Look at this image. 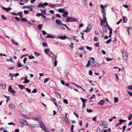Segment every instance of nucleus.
I'll return each instance as SVG.
<instances>
[{
  "label": "nucleus",
  "instance_id": "nucleus-1",
  "mask_svg": "<svg viewBox=\"0 0 132 132\" xmlns=\"http://www.w3.org/2000/svg\"><path fill=\"white\" fill-rule=\"evenodd\" d=\"M92 59L90 60H91V65L94 67H98L100 66L99 63L95 61V59L93 57H91Z\"/></svg>",
  "mask_w": 132,
  "mask_h": 132
},
{
  "label": "nucleus",
  "instance_id": "nucleus-2",
  "mask_svg": "<svg viewBox=\"0 0 132 132\" xmlns=\"http://www.w3.org/2000/svg\"><path fill=\"white\" fill-rule=\"evenodd\" d=\"M78 21V20L76 18L73 17H67L66 18V21L69 22H75Z\"/></svg>",
  "mask_w": 132,
  "mask_h": 132
},
{
  "label": "nucleus",
  "instance_id": "nucleus-3",
  "mask_svg": "<svg viewBox=\"0 0 132 132\" xmlns=\"http://www.w3.org/2000/svg\"><path fill=\"white\" fill-rule=\"evenodd\" d=\"M106 24V26H107V27H108L109 26L108 23L107 21L106 20V18H103V19H102V20L101 21V22H100V24L101 26H102L103 25H104V24Z\"/></svg>",
  "mask_w": 132,
  "mask_h": 132
},
{
  "label": "nucleus",
  "instance_id": "nucleus-4",
  "mask_svg": "<svg viewBox=\"0 0 132 132\" xmlns=\"http://www.w3.org/2000/svg\"><path fill=\"white\" fill-rule=\"evenodd\" d=\"M20 122L21 124L20 125V126L23 127V125H27L28 123L26 120L24 119H21L20 120Z\"/></svg>",
  "mask_w": 132,
  "mask_h": 132
},
{
  "label": "nucleus",
  "instance_id": "nucleus-5",
  "mask_svg": "<svg viewBox=\"0 0 132 132\" xmlns=\"http://www.w3.org/2000/svg\"><path fill=\"white\" fill-rule=\"evenodd\" d=\"M48 54L49 57L52 59H53L54 58L55 59H56L57 58V57L55 56L54 54L51 51H49Z\"/></svg>",
  "mask_w": 132,
  "mask_h": 132
},
{
  "label": "nucleus",
  "instance_id": "nucleus-6",
  "mask_svg": "<svg viewBox=\"0 0 132 132\" xmlns=\"http://www.w3.org/2000/svg\"><path fill=\"white\" fill-rule=\"evenodd\" d=\"M39 125L40 126V127L43 129L44 131L46 132H48L47 130L45 128L44 124L42 122L40 121L39 122Z\"/></svg>",
  "mask_w": 132,
  "mask_h": 132
},
{
  "label": "nucleus",
  "instance_id": "nucleus-7",
  "mask_svg": "<svg viewBox=\"0 0 132 132\" xmlns=\"http://www.w3.org/2000/svg\"><path fill=\"white\" fill-rule=\"evenodd\" d=\"M92 26L91 24H89L86 28V29L85 30V32H88L91 29Z\"/></svg>",
  "mask_w": 132,
  "mask_h": 132
},
{
  "label": "nucleus",
  "instance_id": "nucleus-8",
  "mask_svg": "<svg viewBox=\"0 0 132 132\" xmlns=\"http://www.w3.org/2000/svg\"><path fill=\"white\" fill-rule=\"evenodd\" d=\"M127 120H122L121 119H120L119 120V121L120 123L117 124L116 125V127L118 126L119 125H121L122 123L126 122Z\"/></svg>",
  "mask_w": 132,
  "mask_h": 132
},
{
  "label": "nucleus",
  "instance_id": "nucleus-9",
  "mask_svg": "<svg viewBox=\"0 0 132 132\" xmlns=\"http://www.w3.org/2000/svg\"><path fill=\"white\" fill-rule=\"evenodd\" d=\"M107 126V125L105 122H102V125L101 126V127L102 128H106Z\"/></svg>",
  "mask_w": 132,
  "mask_h": 132
},
{
  "label": "nucleus",
  "instance_id": "nucleus-10",
  "mask_svg": "<svg viewBox=\"0 0 132 132\" xmlns=\"http://www.w3.org/2000/svg\"><path fill=\"white\" fill-rule=\"evenodd\" d=\"M12 88L11 86H10L8 89L9 92L12 93H15V90H12Z\"/></svg>",
  "mask_w": 132,
  "mask_h": 132
},
{
  "label": "nucleus",
  "instance_id": "nucleus-11",
  "mask_svg": "<svg viewBox=\"0 0 132 132\" xmlns=\"http://www.w3.org/2000/svg\"><path fill=\"white\" fill-rule=\"evenodd\" d=\"M21 2L19 3L21 5H23L25 3H27L28 0H20Z\"/></svg>",
  "mask_w": 132,
  "mask_h": 132
},
{
  "label": "nucleus",
  "instance_id": "nucleus-12",
  "mask_svg": "<svg viewBox=\"0 0 132 132\" xmlns=\"http://www.w3.org/2000/svg\"><path fill=\"white\" fill-rule=\"evenodd\" d=\"M33 119L35 120L38 121L40 119V117L38 116H36L33 118Z\"/></svg>",
  "mask_w": 132,
  "mask_h": 132
},
{
  "label": "nucleus",
  "instance_id": "nucleus-13",
  "mask_svg": "<svg viewBox=\"0 0 132 132\" xmlns=\"http://www.w3.org/2000/svg\"><path fill=\"white\" fill-rule=\"evenodd\" d=\"M105 102V101L104 100H102L98 103V105H102L104 104Z\"/></svg>",
  "mask_w": 132,
  "mask_h": 132
},
{
  "label": "nucleus",
  "instance_id": "nucleus-14",
  "mask_svg": "<svg viewBox=\"0 0 132 132\" xmlns=\"http://www.w3.org/2000/svg\"><path fill=\"white\" fill-rule=\"evenodd\" d=\"M61 20H56L55 21L56 23L58 25H62L63 24L61 23Z\"/></svg>",
  "mask_w": 132,
  "mask_h": 132
},
{
  "label": "nucleus",
  "instance_id": "nucleus-15",
  "mask_svg": "<svg viewBox=\"0 0 132 132\" xmlns=\"http://www.w3.org/2000/svg\"><path fill=\"white\" fill-rule=\"evenodd\" d=\"M122 56H128V54L125 50H123L122 52Z\"/></svg>",
  "mask_w": 132,
  "mask_h": 132
},
{
  "label": "nucleus",
  "instance_id": "nucleus-16",
  "mask_svg": "<svg viewBox=\"0 0 132 132\" xmlns=\"http://www.w3.org/2000/svg\"><path fill=\"white\" fill-rule=\"evenodd\" d=\"M128 56H122V60L124 62H126L127 61Z\"/></svg>",
  "mask_w": 132,
  "mask_h": 132
},
{
  "label": "nucleus",
  "instance_id": "nucleus-17",
  "mask_svg": "<svg viewBox=\"0 0 132 132\" xmlns=\"http://www.w3.org/2000/svg\"><path fill=\"white\" fill-rule=\"evenodd\" d=\"M58 38L59 39H65L67 38V37L65 35H64L63 36H61L59 37Z\"/></svg>",
  "mask_w": 132,
  "mask_h": 132
},
{
  "label": "nucleus",
  "instance_id": "nucleus-18",
  "mask_svg": "<svg viewBox=\"0 0 132 132\" xmlns=\"http://www.w3.org/2000/svg\"><path fill=\"white\" fill-rule=\"evenodd\" d=\"M106 27H107L106 25H104L102 28V30L104 32H106L108 31V29L106 28Z\"/></svg>",
  "mask_w": 132,
  "mask_h": 132
},
{
  "label": "nucleus",
  "instance_id": "nucleus-19",
  "mask_svg": "<svg viewBox=\"0 0 132 132\" xmlns=\"http://www.w3.org/2000/svg\"><path fill=\"white\" fill-rule=\"evenodd\" d=\"M3 10H5L7 12H8L9 11L11 10L12 9L10 7H9L7 8H5L4 7H3Z\"/></svg>",
  "mask_w": 132,
  "mask_h": 132
},
{
  "label": "nucleus",
  "instance_id": "nucleus-20",
  "mask_svg": "<svg viewBox=\"0 0 132 132\" xmlns=\"http://www.w3.org/2000/svg\"><path fill=\"white\" fill-rule=\"evenodd\" d=\"M11 41L12 43L16 45H19V44L18 42H16L15 40L13 39H11Z\"/></svg>",
  "mask_w": 132,
  "mask_h": 132
},
{
  "label": "nucleus",
  "instance_id": "nucleus-21",
  "mask_svg": "<svg viewBox=\"0 0 132 132\" xmlns=\"http://www.w3.org/2000/svg\"><path fill=\"white\" fill-rule=\"evenodd\" d=\"M46 38H50L51 39H54V37L51 34H48L46 36Z\"/></svg>",
  "mask_w": 132,
  "mask_h": 132
},
{
  "label": "nucleus",
  "instance_id": "nucleus-22",
  "mask_svg": "<svg viewBox=\"0 0 132 132\" xmlns=\"http://www.w3.org/2000/svg\"><path fill=\"white\" fill-rule=\"evenodd\" d=\"M37 7L38 8L44 7L43 6V4L42 3H38L37 5Z\"/></svg>",
  "mask_w": 132,
  "mask_h": 132
},
{
  "label": "nucleus",
  "instance_id": "nucleus-23",
  "mask_svg": "<svg viewBox=\"0 0 132 132\" xmlns=\"http://www.w3.org/2000/svg\"><path fill=\"white\" fill-rule=\"evenodd\" d=\"M68 14V13L67 12H63V16L64 17H66Z\"/></svg>",
  "mask_w": 132,
  "mask_h": 132
},
{
  "label": "nucleus",
  "instance_id": "nucleus-24",
  "mask_svg": "<svg viewBox=\"0 0 132 132\" xmlns=\"http://www.w3.org/2000/svg\"><path fill=\"white\" fill-rule=\"evenodd\" d=\"M9 107L12 109H14L15 108V107L14 105L12 104H10L9 105Z\"/></svg>",
  "mask_w": 132,
  "mask_h": 132
},
{
  "label": "nucleus",
  "instance_id": "nucleus-25",
  "mask_svg": "<svg viewBox=\"0 0 132 132\" xmlns=\"http://www.w3.org/2000/svg\"><path fill=\"white\" fill-rule=\"evenodd\" d=\"M102 12V15L103 16V18H106L105 16V15L106 14V12H105L104 10H103V11H101Z\"/></svg>",
  "mask_w": 132,
  "mask_h": 132
},
{
  "label": "nucleus",
  "instance_id": "nucleus-26",
  "mask_svg": "<svg viewBox=\"0 0 132 132\" xmlns=\"http://www.w3.org/2000/svg\"><path fill=\"white\" fill-rule=\"evenodd\" d=\"M55 95L58 98H61V95L58 92H56L55 93Z\"/></svg>",
  "mask_w": 132,
  "mask_h": 132
},
{
  "label": "nucleus",
  "instance_id": "nucleus-27",
  "mask_svg": "<svg viewBox=\"0 0 132 132\" xmlns=\"http://www.w3.org/2000/svg\"><path fill=\"white\" fill-rule=\"evenodd\" d=\"M58 11L59 12L62 13L65 10L63 9H60L58 10Z\"/></svg>",
  "mask_w": 132,
  "mask_h": 132
},
{
  "label": "nucleus",
  "instance_id": "nucleus-28",
  "mask_svg": "<svg viewBox=\"0 0 132 132\" xmlns=\"http://www.w3.org/2000/svg\"><path fill=\"white\" fill-rule=\"evenodd\" d=\"M80 99L81 100L82 103H86L87 100V99L81 97L80 98Z\"/></svg>",
  "mask_w": 132,
  "mask_h": 132
},
{
  "label": "nucleus",
  "instance_id": "nucleus-29",
  "mask_svg": "<svg viewBox=\"0 0 132 132\" xmlns=\"http://www.w3.org/2000/svg\"><path fill=\"white\" fill-rule=\"evenodd\" d=\"M127 21V17L125 16L123 17V21L124 23L126 22Z\"/></svg>",
  "mask_w": 132,
  "mask_h": 132
},
{
  "label": "nucleus",
  "instance_id": "nucleus-30",
  "mask_svg": "<svg viewBox=\"0 0 132 132\" xmlns=\"http://www.w3.org/2000/svg\"><path fill=\"white\" fill-rule=\"evenodd\" d=\"M72 38L73 39V40H75V41H76V42H78V39L76 38L77 37H76L74 36H72Z\"/></svg>",
  "mask_w": 132,
  "mask_h": 132
},
{
  "label": "nucleus",
  "instance_id": "nucleus-31",
  "mask_svg": "<svg viewBox=\"0 0 132 132\" xmlns=\"http://www.w3.org/2000/svg\"><path fill=\"white\" fill-rule=\"evenodd\" d=\"M23 12H20L18 13V14L20 16V18H22L23 16Z\"/></svg>",
  "mask_w": 132,
  "mask_h": 132
},
{
  "label": "nucleus",
  "instance_id": "nucleus-32",
  "mask_svg": "<svg viewBox=\"0 0 132 132\" xmlns=\"http://www.w3.org/2000/svg\"><path fill=\"white\" fill-rule=\"evenodd\" d=\"M49 49L48 48H45L44 50L46 54H47L48 52H49Z\"/></svg>",
  "mask_w": 132,
  "mask_h": 132
},
{
  "label": "nucleus",
  "instance_id": "nucleus-33",
  "mask_svg": "<svg viewBox=\"0 0 132 132\" xmlns=\"http://www.w3.org/2000/svg\"><path fill=\"white\" fill-rule=\"evenodd\" d=\"M18 86L21 89H22L24 88V86L21 85H19Z\"/></svg>",
  "mask_w": 132,
  "mask_h": 132
},
{
  "label": "nucleus",
  "instance_id": "nucleus-34",
  "mask_svg": "<svg viewBox=\"0 0 132 132\" xmlns=\"http://www.w3.org/2000/svg\"><path fill=\"white\" fill-rule=\"evenodd\" d=\"M42 45L44 47H46L48 46L46 42H44L43 43Z\"/></svg>",
  "mask_w": 132,
  "mask_h": 132
},
{
  "label": "nucleus",
  "instance_id": "nucleus-35",
  "mask_svg": "<svg viewBox=\"0 0 132 132\" xmlns=\"http://www.w3.org/2000/svg\"><path fill=\"white\" fill-rule=\"evenodd\" d=\"M49 79H50L49 78H47L44 79V83H46L49 80Z\"/></svg>",
  "mask_w": 132,
  "mask_h": 132
},
{
  "label": "nucleus",
  "instance_id": "nucleus-36",
  "mask_svg": "<svg viewBox=\"0 0 132 132\" xmlns=\"http://www.w3.org/2000/svg\"><path fill=\"white\" fill-rule=\"evenodd\" d=\"M20 20L23 22H27L28 21V20L27 19L24 18H21Z\"/></svg>",
  "mask_w": 132,
  "mask_h": 132
},
{
  "label": "nucleus",
  "instance_id": "nucleus-37",
  "mask_svg": "<svg viewBox=\"0 0 132 132\" xmlns=\"http://www.w3.org/2000/svg\"><path fill=\"white\" fill-rule=\"evenodd\" d=\"M96 132H102V130L100 128H97L96 130Z\"/></svg>",
  "mask_w": 132,
  "mask_h": 132
},
{
  "label": "nucleus",
  "instance_id": "nucleus-38",
  "mask_svg": "<svg viewBox=\"0 0 132 132\" xmlns=\"http://www.w3.org/2000/svg\"><path fill=\"white\" fill-rule=\"evenodd\" d=\"M100 7L102 9L101 11H103V10H104V9L105 7V6H104L102 4H101L100 5Z\"/></svg>",
  "mask_w": 132,
  "mask_h": 132
},
{
  "label": "nucleus",
  "instance_id": "nucleus-39",
  "mask_svg": "<svg viewBox=\"0 0 132 132\" xmlns=\"http://www.w3.org/2000/svg\"><path fill=\"white\" fill-rule=\"evenodd\" d=\"M88 62L87 65H86V67H89L90 64V61H88Z\"/></svg>",
  "mask_w": 132,
  "mask_h": 132
},
{
  "label": "nucleus",
  "instance_id": "nucleus-40",
  "mask_svg": "<svg viewBox=\"0 0 132 132\" xmlns=\"http://www.w3.org/2000/svg\"><path fill=\"white\" fill-rule=\"evenodd\" d=\"M108 27V29H109V30H110V32H109L110 34H111L112 33V30L111 28H110V27L109 26H108V27Z\"/></svg>",
  "mask_w": 132,
  "mask_h": 132
},
{
  "label": "nucleus",
  "instance_id": "nucleus-41",
  "mask_svg": "<svg viewBox=\"0 0 132 132\" xmlns=\"http://www.w3.org/2000/svg\"><path fill=\"white\" fill-rule=\"evenodd\" d=\"M19 67H20L22 66L23 65H22L20 63V62H17V65Z\"/></svg>",
  "mask_w": 132,
  "mask_h": 132
},
{
  "label": "nucleus",
  "instance_id": "nucleus-42",
  "mask_svg": "<svg viewBox=\"0 0 132 132\" xmlns=\"http://www.w3.org/2000/svg\"><path fill=\"white\" fill-rule=\"evenodd\" d=\"M34 54L37 56H38L40 55V54L36 52H34Z\"/></svg>",
  "mask_w": 132,
  "mask_h": 132
},
{
  "label": "nucleus",
  "instance_id": "nucleus-43",
  "mask_svg": "<svg viewBox=\"0 0 132 132\" xmlns=\"http://www.w3.org/2000/svg\"><path fill=\"white\" fill-rule=\"evenodd\" d=\"M56 7H62L63 6V5L61 4H56Z\"/></svg>",
  "mask_w": 132,
  "mask_h": 132
},
{
  "label": "nucleus",
  "instance_id": "nucleus-44",
  "mask_svg": "<svg viewBox=\"0 0 132 132\" xmlns=\"http://www.w3.org/2000/svg\"><path fill=\"white\" fill-rule=\"evenodd\" d=\"M86 47L87 49H88V50L90 51H91L92 49V48L91 47H89L88 46H86Z\"/></svg>",
  "mask_w": 132,
  "mask_h": 132
},
{
  "label": "nucleus",
  "instance_id": "nucleus-45",
  "mask_svg": "<svg viewBox=\"0 0 132 132\" xmlns=\"http://www.w3.org/2000/svg\"><path fill=\"white\" fill-rule=\"evenodd\" d=\"M42 24H39L38 26V27L39 29L40 30L42 28Z\"/></svg>",
  "mask_w": 132,
  "mask_h": 132
},
{
  "label": "nucleus",
  "instance_id": "nucleus-46",
  "mask_svg": "<svg viewBox=\"0 0 132 132\" xmlns=\"http://www.w3.org/2000/svg\"><path fill=\"white\" fill-rule=\"evenodd\" d=\"M105 58H106V60L107 61H110L111 60H112V59L108 57H107L106 58L105 57Z\"/></svg>",
  "mask_w": 132,
  "mask_h": 132
},
{
  "label": "nucleus",
  "instance_id": "nucleus-47",
  "mask_svg": "<svg viewBox=\"0 0 132 132\" xmlns=\"http://www.w3.org/2000/svg\"><path fill=\"white\" fill-rule=\"evenodd\" d=\"M41 12L42 13L46 14V11L45 10H41Z\"/></svg>",
  "mask_w": 132,
  "mask_h": 132
},
{
  "label": "nucleus",
  "instance_id": "nucleus-48",
  "mask_svg": "<svg viewBox=\"0 0 132 132\" xmlns=\"http://www.w3.org/2000/svg\"><path fill=\"white\" fill-rule=\"evenodd\" d=\"M115 118H116V117L113 116L112 117L109 119V120L110 121H111L113 119Z\"/></svg>",
  "mask_w": 132,
  "mask_h": 132
},
{
  "label": "nucleus",
  "instance_id": "nucleus-49",
  "mask_svg": "<svg viewBox=\"0 0 132 132\" xmlns=\"http://www.w3.org/2000/svg\"><path fill=\"white\" fill-rule=\"evenodd\" d=\"M57 61L56 60V59H55V61L54 63V65L55 66H56L57 65Z\"/></svg>",
  "mask_w": 132,
  "mask_h": 132
},
{
  "label": "nucleus",
  "instance_id": "nucleus-50",
  "mask_svg": "<svg viewBox=\"0 0 132 132\" xmlns=\"http://www.w3.org/2000/svg\"><path fill=\"white\" fill-rule=\"evenodd\" d=\"M63 102L65 104H68V101L67 100L64 99L63 100Z\"/></svg>",
  "mask_w": 132,
  "mask_h": 132
},
{
  "label": "nucleus",
  "instance_id": "nucleus-51",
  "mask_svg": "<svg viewBox=\"0 0 132 132\" xmlns=\"http://www.w3.org/2000/svg\"><path fill=\"white\" fill-rule=\"evenodd\" d=\"M127 88L129 89L132 90V85L128 86L127 87Z\"/></svg>",
  "mask_w": 132,
  "mask_h": 132
},
{
  "label": "nucleus",
  "instance_id": "nucleus-52",
  "mask_svg": "<svg viewBox=\"0 0 132 132\" xmlns=\"http://www.w3.org/2000/svg\"><path fill=\"white\" fill-rule=\"evenodd\" d=\"M28 58L29 59H34V57L32 55H29L28 56Z\"/></svg>",
  "mask_w": 132,
  "mask_h": 132
},
{
  "label": "nucleus",
  "instance_id": "nucleus-53",
  "mask_svg": "<svg viewBox=\"0 0 132 132\" xmlns=\"http://www.w3.org/2000/svg\"><path fill=\"white\" fill-rule=\"evenodd\" d=\"M87 111L88 112L91 113L92 112V109H87Z\"/></svg>",
  "mask_w": 132,
  "mask_h": 132
},
{
  "label": "nucleus",
  "instance_id": "nucleus-54",
  "mask_svg": "<svg viewBox=\"0 0 132 132\" xmlns=\"http://www.w3.org/2000/svg\"><path fill=\"white\" fill-rule=\"evenodd\" d=\"M74 127V125H72L71 126V132H73V128Z\"/></svg>",
  "mask_w": 132,
  "mask_h": 132
},
{
  "label": "nucleus",
  "instance_id": "nucleus-55",
  "mask_svg": "<svg viewBox=\"0 0 132 132\" xmlns=\"http://www.w3.org/2000/svg\"><path fill=\"white\" fill-rule=\"evenodd\" d=\"M1 18L3 20H5L6 19V18H5L4 15H1Z\"/></svg>",
  "mask_w": 132,
  "mask_h": 132
},
{
  "label": "nucleus",
  "instance_id": "nucleus-56",
  "mask_svg": "<svg viewBox=\"0 0 132 132\" xmlns=\"http://www.w3.org/2000/svg\"><path fill=\"white\" fill-rule=\"evenodd\" d=\"M14 74H13L12 73H9V76L11 77H13L15 76Z\"/></svg>",
  "mask_w": 132,
  "mask_h": 132
},
{
  "label": "nucleus",
  "instance_id": "nucleus-57",
  "mask_svg": "<svg viewBox=\"0 0 132 132\" xmlns=\"http://www.w3.org/2000/svg\"><path fill=\"white\" fill-rule=\"evenodd\" d=\"M67 113H66L65 114V117L64 118H62V117H61V118L63 120H65V119H66V118H67Z\"/></svg>",
  "mask_w": 132,
  "mask_h": 132
},
{
  "label": "nucleus",
  "instance_id": "nucleus-58",
  "mask_svg": "<svg viewBox=\"0 0 132 132\" xmlns=\"http://www.w3.org/2000/svg\"><path fill=\"white\" fill-rule=\"evenodd\" d=\"M29 82V81L28 80H25L23 82L24 84H26L28 83Z\"/></svg>",
  "mask_w": 132,
  "mask_h": 132
},
{
  "label": "nucleus",
  "instance_id": "nucleus-59",
  "mask_svg": "<svg viewBox=\"0 0 132 132\" xmlns=\"http://www.w3.org/2000/svg\"><path fill=\"white\" fill-rule=\"evenodd\" d=\"M57 108H58V110H59V111L60 112H61V106H57Z\"/></svg>",
  "mask_w": 132,
  "mask_h": 132
},
{
  "label": "nucleus",
  "instance_id": "nucleus-60",
  "mask_svg": "<svg viewBox=\"0 0 132 132\" xmlns=\"http://www.w3.org/2000/svg\"><path fill=\"white\" fill-rule=\"evenodd\" d=\"M63 25H61L59 26V28L61 29H63L64 30H65V28L63 27Z\"/></svg>",
  "mask_w": 132,
  "mask_h": 132
},
{
  "label": "nucleus",
  "instance_id": "nucleus-61",
  "mask_svg": "<svg viewBox=\"0 0 132 132\" xmlns=\"http://www.w3.org/2000/svg\"><path fill=\"white\" fill-rule=\"evenodd\" d=\"M36 14V16H37L38 17L40 16H42V14L39 13H37Z\"/></svg>",
  "mask_w": 132,
  "mask_h": 132
},
{
  "label": "nucleus",
  "instance_id": "nucleus-62",
  "mask_svg": "<svg viewBox=\"0 0 132 132\" xmlns=\"http://www.w3.org/2000/svg\"><path fill=\"white\" fill-rule=\"evenodd\" d=\"M82 1L84 3V5L85 6L86 4V0H82Z\"/></svg>",
  "mask_w": 132,
  "mask_h": 132
},
{
  "label": "nucleus",
  "instance_id": "nucleus-63",
  "mask_svg": "<svg viewBox=\"0 0 132 132\" xmlns=\"http://www.w3.org/2000/svg\"><path fill=\"white\" fill-rule=\"evenodd\" d=\"M89 74L90 76H92L93 74L91 70H90L89 71Z\"/></svg>",
  "mask_w": 132,
  "mask_h": 132
},
{
  "label": "nucleus",
  "instance_id": "nucleus-64",
  "mask_svg": "<svg viewBox=\"0 0 132 132\" xmlns=\"http://www.w3.org/2000/svg\"><path fill=\"white\" fill-rule=\"evenodd\" d=\"M97 116H95L92 118V120L94 121H96V120Z\"/></svg>",
  "mask_w": 132,
  "mask_h": 132
}]
</instances>
